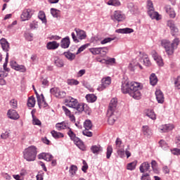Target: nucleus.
I'll list each match as a JSON object with an SVG mask.
<instances>
[{"mask_svg": "<svg viewBox=\"0 0 180 180\" xmlns=\"http://www.w3.org/2000/svg\"><path fill=\"white\" fill-rule=\"evenodd\" d=\"M66 93L65 91H61L60 89L58 90V94L56 95V98H65Z\"/></svg>", "mask_w": 180, "mask_h": 180, "instance_id": "64", "label": "nucleus"}, {"mask_svg": "<svg viewBox=\"0 0 180 180\" xmlns=\"http://www.w3.org/2000/svg\"><path fill=\"white\" fill-rule=\"evenodd\" d=\"M89 51L90 53H91V54H93V56H98L102 53V47L90 48Z\"/></svg>", "mask_w": 180, "mask_h": 180, "instance_id": "31", "label": "nucleus"}, {"mask_svg": "<svg viewBox=\"0 0 180 180\" xmlns=\"http://www.w3.org/2000/svg\"><path fill=\"white\" fill-rule=\"evenodd\" d=\"M107 4L111 6H120V1L119 0H109Z\"/></svg>", "mask_w": 180, "mask_h": 180, "instance_id": "42", "label": "nucleus"}, {"mask_svg": "<svg viewBox=\"0 0 180 180\" xmlns=\"http://www.w3.org/2000/svg\"><path fill=\"white\" fill-rule=\"evenodd\" d=\"M75 32L77 33V36L80 40H85L86 39V32H85V31L75 28Z\"/></svg>", "mask_w": 180, "mask_h": 180, "instance_id": "18", "label": "nucleus"}, {"mask_svg": "<svg viewBox=\"0 0 180 180\" xmlns=\"http://www.w3.org/2000/svg\"><path fill=\"white\" fill-rule=\"evenodd\" d=\"M128 8L129 9L130 12L133 14L136 13L139 11L137 6H134L133 3H129L128 4Z\"/></svg>", "mask_w": 180, "mask_h": 180, "instance_id": "37", "label": "nucleus"}, {"mask_svg": "<svg viewBox=\"0 0 180 180\" xmlns=\"http://www.w3.org/2000/svg\"><path fill=\"white\" fill-rule=\"evenodd\" d=\"M143 64L146 67H150V65H151V62L150 61V58H148V56L147 55H144Z\"/></svg>", "mask_w": 180, "mask_h": 180, "instance_id": "51", "label": "nucleus"}, {"mask_svg": "<svg viewBox=\"0 0 180 180\" xmlns=\"http://www.w3.org/2000/svg\"><path fill=\"white\" fill-rule=\"evenodd\" d=\"M86 99L89 103H94V102L96 101L97 97L94 94H87Z\"/></svg>", "mask_w": 180, "mask_h": 180, "instance_id": "34", "label": "nucleus"}, {"mask_svg": "<svg viewBox=\"0 0 180 180\" xmlns=\"http://www.w3.org/2000/svg\"><path fill=\"white\" fill-rule=\"evenodd\" d=\"M51 133L54 139H61V138L64 137V134H62L61 132H57L53 130Z\"/></svg>", "mask_w": 180, "mask_h": 180, "instance_id": "41", "label": "nucleus"}, {"mask_svg": "<svg viewBox=\"0 0 180 180\" xmlns=\"http://www.w3.org/2000/svg\"><path fill=\"white\" fill-rule=\"evenodd\" d=\"M150 85H152L153 86L157 85V82H158V79L157 78V76L155 75V74L152 73L150 75Z\"/></svg>", "mask_w": 180, "mask_h": 180, "instance_id": "33", "label": "nucleus"}, {"mask_svg": "<svg viewBox=\"0 0 180 180\" xmlns=\"http://www.w3.org/2000/svg\"><path fill=\"white\" fill-rule=\"evenodd\" d=\"M32 123L33 124L36 125V126H41V122L39 121V119H37V117H36L34 116V114H33V111H32Z\"/></svg>", "mask_w": 180, "mask_h": 180, "instance_id": "38", "label": "nucleus"}, {"mask_svg": "<svg viewBox=\"0 0 180 180\" xmlns=\"http://www.w3.org/2000/svg\"><path fill=\"white\" fill-rule=\"evenodd\" d=\"M60 89L57 88V87H53V88H51L50 89V94L51 95H53V96H56L57 97V95L58 94V91H59Z\"/></svg>", "mask_w": 180, "mask_h": 180, "instance_id": "54", "label": "nucleus"}, {"mask_svg": "<svg viewBox=\"0 0 180 180\" xmlns=\"http://www.w3.org/2000/svg\"><path fill=\"white\" fill-rule=\"evenodd\" d=\"M7 116L9 117V119H11L12 120H18L19 117V114H18V112L15 110H8L7 112Z\"/></svg>", "mask_w": 180, "mask_h": 180, "instance_id": "15", "label": "nucleus"}, {"mask_svg": "<svg viewBox=\"0 0 180 180\" xmlns=\"http://www.w3.org/2000/svg\"><path fill=\"white\" fill-rule=\"evenodd\" d=\"M34 14V10L32 8L25 9L20 16L22 21L25 22L26 20H29V19L32 18V16H33Z\"/></svg>", "mask_w": 180, "mask_h": 180, "instance_id": "5", "label": "nucleus"}, {"mask_svg": "<svg viewBox=\"0 0 180 180\" xmlns=\"http://www.w3.org/2000/svg\"><path fill=\"white\" fill-rule=\"evenodd\" d=\"M116 33H121V34H127L129 33H133L134 32V29L131 28H122V29H118L116 30Z\"/></svg>", "mask_w": 180, "mask_h": 180, "instance_id": "28", "label": "nucleus"}, {"mask_svg": "<svg viewBox=\"0 0 180 180\" xmlns=\"http://www.w3.org/2000/svg\"><path fill=\"white\" fill-rule=\"evenodd\" d=\"M165 11L167 15H169V18L172 19H175L176 16V13H175V10L171 7V6L168 5L165 6Z\"/></svg>", "mask_w": 180, "mask_h": 180, "instance_id": "17", "label": "nucleus"}, {"mask_svg": "<svg viewBox=\"0 0 180 180\" xmlns=\"http://www.w3.org/2000/svg\"><path fill=\"white\" fill-rule=\"evenodd\" d=\"M58 47H60V44L57 43L56 41H49L46 44V49H48V50H56Z\"/></svg>", "mask_w": 180, "mask_h": 180, "instance_id": "22", "label": "nucleus"}, {"mask_svg": "<svg viewBox=\"0 0 180 180\" xmlns=\"http://www.w3.org/2000/svg\"><path fill=\"white\" fill-rule=\"evenodd\" d=\"M136 165L137 162H132L131 163H129L127 166V169H129V171H133L134 169H136Z\"/></svg>", "mask_w": 180, "mask_h": 180, "instance_id": "47", "label": "nucleus"}, {"mask_svg": "<svg viewBox=\"0 0 180 180\" xmlns=\"http://www.w3.org/2000/svg\"><path fill=\"white\" fill-rule=\"evenodd\" d=\"M11 65L13 70H15V71H20V72H26V67L22 65L17 64L16 61L15 60L11 61Z\"/></svg>", "mask_w": 180, "mask_h": 180, "instance_id": "8", "label": "nucleus"}, {"mask_svg": "<svg viewBox=\"0 0 180 180\" xmlns=\"http://www.w3.org/2000/svg\"><path fill=\"white\" fill-rule=\"evenodd\" d=\"M159 144H160V147H161V148H162L163 150H168L169 147L168 146V143H167V142H165V141L164 140H160L159 141Z\"/></svg>", "mask_w": 180, "mask_h": 180, "instance_id": "48", "label": "nucleus"}, {"mask_svg": "<svg viewBox=\"0 0 180 180\" xmlns=\"http://www.w3.org/2000/svg\"><path fill=\"white\" fill-rule=\"evenodd\" d=\"M25 37L26 40H28V41H32L33 34L32 33H26L25 34Z\"/></svg>", "mask_w": 180, "mask_h": 180, "instance_id": "60", "label": "nucleus"}, {"mask_svg": "<svg viewBox=\"0 0 180 180\" xmlns=\"http://www.w3.org/2000/svg\"><path fill=\"white\" fill-rule=\"evenodd\" d=\"M55 65H56V67L59 68L64 67V62H63V60L56 58L55 59Z\"/></svg>", "mask_w": 180, "mask_h": 180, "instance_id": "50", "label": "nucleus"}, {"mask_svg": "<svg viewBox=\"0 0 180 180\" xmlns=\"http://www.w3.org/2000/svg\"><path fill=\"white\" fill-rule=\"evenodd\" d=\"M38 158L39 160H45V161H51V160H53V155H51L49 153H40L38 155Z\"/></svg>", "mask_w": 180, "mask_h": 180, "instance_id": "23", "label": "nucleus"}, {"mask_svg": "<svg viewBox=\"0 0 180 180\" xmlns=\"http://www.w3.org/2000/svg\"><path fill=\"white\" fill-rule=\"evenodd\" d=\"M113 40H115L114 38L107 37L101 41V44H106L108 43H110V41H113Z\"/></svg>", "mask_w": 180, "mask_h": 180, "instance_id": "56", "label": "nucleus"}, {"mask_svg": "<svg viewBox=\"0 0 180 180\" xmlns=\"http://www.w3.org/2000/svg\"><path fill=\"white\" fill-rule=\"evenodd\" d=\"M65 106H68L69 108H73V109L78 105V100L69 97L65 101Z\"/></svg>", "mask_w": 180, "mask_h": 180, "instance_id": "10", "label": "nucleus"}, {"mask_svg": "<svg viewBox=\"0 0 180 180\" xmlns=\"http://www.w3.org/2000/svg\"><path fill=\"white\" fill-rule=\"evenodd\" d=\"M174 86L176 89H180V76H178L174 80Z\"/></svg>", "mask_w": 180, "mask_h": 180, "instance_id": "58", "label": "nucleus"}, {"mask_svg": "<svg viewBox=\"0 0 180 180\" xmlns=\"http://www.w3.org/2000/svg\"><path fill=\"white\" fill-rule=\"evenodd\" d=\"M113 153V148L111 145L108 146L107 147V152H106V158L109 160L110 158V155H112V153Z\"/></svg>", "mask_w": 180, "mask_h": 180, "instance_id": "46", "label": "nucleus"}, {"mask_svg": "<svg viewBox=\"0 0 180 180\" xmlns=\"http://www.w3.org/2000/svg\"><path fill=\"white\" fill-rule=\"evenodd\" d=\"M37 155V148L34 146H31L25 148L23 151V158L26 161H34Z\"/></svg>", "mask_w": 180, "mask_h": 180, "instance_id": "3", "label": "nucleus"}, {"mask_svg": "<svg viewBox=\"0 0 180 180\" xmlns=\"http://www.w3.org/2000/svg\"><path fill=\"white\" fill-rule=\"evenodd\" d=\"M56 130L61 131V130H65V129H70L67 122H58L56 124Z\"/></svg>", "mask_w": 180, "mask_h": 180, "instance_id": "19", "label": "nucleus"}, {"mask_svg": "<svg viewBox=\"0 0 180 180\" xmlns=\"http://www.w3.org/2000/svg\"><path fill=\"white\" fill-rule=\"evenodd\" d=\"M0 44H1L4 51H6V53L9 51V43L8 41L3 38L0 40Z\"/></svg>", "mask_w": 180, "mask_h": 180, "instance_id": "27", "label": "nucleus"}, {"mask_svg": "<svg viewBox=\"0 0 180 180\" xmlns=\"http://www.w3.org/2000/svg\"><path fill=\"white\" fill-rule=\"evenodd\" d=\"M37 103L39 109H41V108H47V106H49V104H47L44 100V96L43 94H41V96H38Z\"/></svg>", "mask_w": 180, "mask_h": 180, "instance_id": "13", "label": "nucleus"}, {"mask_svg": "<svg viewBox=\"0 0 180 180\" xmlns=\"http://www.w3.org/2000/svg\"><path fill=\"white\" fill-rule=\"evenodd\" d=\"M146 116L151 119L152 120H155L157 119V116L155 115V112L153 110H147L146 112Z\"/></svg>", "mask_w": 180, "mask_h": 180, "instance_id": "32", "label": "nucleus"}, {"mask_svg": "<svg viewBox=\"0 0 180 180\" xmlns=\"http://www.w3.org/2000/svg\"><path fill=\"white\" fill-rule=\"evenodd\" d=\"M34 105H36V99L33 96L30 97L27 101L28 108H34Z\"/></svg>", "mask_w": 180, "mask_h": 180, "instance_id": "36", "label": "nucleus"}, {"mask_svg": "<svg viewBox=\"0 0 180 180\" xmlns=\"http://www.w3.org/2000/svg\"><path fill=\"white\" fill-rule=\"evenodd\" d=\"M51 13L53 18H60V10L51 8Z\"/></svg>", "mask_w": 180, "mask_h": 180, "instance_id": "45", "label": "nucleus"}, {"mask_svg": "<svg viewBox=\"0 0 180 180\" xmlns=\"http://www.w3.org/2000/svg\"><path fill=\"white\" fill-rule=\"evenodd\" d=\"M107 117H108L109 124H115V122H116V120L117 119L116 111L108 110Z\"/></svg>", "mask_w": 180, "mask_h": 180, "instance_id": "7", "label": "nucleus"}, {"mask_svg": "<svg viewBox=\"0 0 180 180\" xmlns=\"http://www.w3.org/2000/svg\"><path fill=\"white\" fill-rule=\"evenodd\" d=\"M147 8H148V11H153L154 10V6H153V1H151V0L148 1Z\"/></svg>", "mask_w": 180, "mask_h": 180, "instance_id": "63", "label": "nucleus"}, {"mask_svg": "<svg viewBox=\"0 0 180 180\" xmlns=\"http://www.w3.org/2000/svg\"><path fill=\"white\" fill-rule=\"evenodd\" d=\"M63 55L65 56V57L66 58H68V60H69L70 61H72V60H75V53H72L70 51H68V52H65L63 53Z\"/></svg>", "mask_w": 180, "mask_h": 180, "instance_id": "35", "label": "nucleus"}, {"mask_svg": "<svg viewBox=\"0 0 180 180\" xmlns=\"http://www.w3.org/2000/svg\"><path fill=\"white\" fill-rule=\"evenodd\" d=\"M70 43V37H66L62 39L60 41V47H62V49H68Z\"/></svg>", "mask_w": 180, "mask_h": 180, "instance_id": "21", "label": "nucleus"}, {"mask_svg": "<svg viewBox=\"0 0 180 180\" xmlns=\"http://www.w3.org/2000/svg\"><path fill=\"white\" fill-rule=\"evenodd\" d=\"M68 134L69 137L71 139V140H72V141H75L76 140H78V137L75 136V134L74 133V131H72V130H71V128L69 129V131H68Z\"/></svg>", "mask_w": 180, "mask_h": 180, "instance_id": "39", "label": "nucleus"}, {"mask_svg": "<svg viewBox=\"0 0 180 180\" xmlns=\"http://www.w3.org/2000/svg\"><path fill=\"white\" fill-rule=\"evenodd\" d=\"M148 14L152 19H155L156 20H160L161 18H160V14L158 12L155 11L154 10L148 11Z\"/></svg>", "mask_w": 180, "mask_h": 180, "instance_id": "26", "label": "nucleus"}, {"mask_svg": "<svg viewBox=\"0 0 180 180\" xmlns=\"http://www.w3.org/2000/svg\"><path fill=\"white\" fill-rule=\"evenodd\" d=\"M84 127L86 130H91V129H92V122H91V120H86L84 122Z\"/></svg>", "mask_w": 180, "mask_h": 180, "instance_id": "44", "label": "nucleus"}, {"mask_svg": "<svg viewBox=\"0 0 180 180\" xmlns=\"http://www.w3.org/2000/svg\"><path fill=\"white\" fill-rule=\"evenodd\" d=\"M74 109H76L77 112H84V110H85V104L77 103V105L75 107Z\"/></svg>", "mask_w": 180, "mask_h": 180, "instance_id": "40", "label": "nucleus"}, {"mask_svg": "<svg viewBox=\"0 0 180 180\" xmlns=\"http://www.w3.org/2000/svg\"><path fill=\"white\" fill-rule=\"evenodd\" d=\"M172 154H173L174 155H180V149L179 148H173L170 150Z\"/></svg>", "mask_w": 180, "mask_h": 180, "instance_id": "62", "label": "nucleus"}, {"mask_svg": "<svg viewBox=\"0 0 180 180\" xmlns=\"http://www.w3.org/2000/svg\"><path fill=\"white\" fill-rule=\"evenodd\" d=\"M167 25L168 27H169V29L172 32V36H175V34H176V33H178V32H179V30L178 29V27H176V26H175V22H174V20H168L167 22Z\"/></svg>", "mask_w": 180, "mask_h": 180, "instance_id": "11", "label": "nucleus"}, {"mask_svg": "<svg viewBox=\"0 0 180 180\" xmlns=\"http://www.w3.org/2000/svg\"><path fill=\"white\" fill-rule=\"evenodd\" d=\"M91 151L93 154H99V153L103 151V148L101 145H94L91 147Z\"/></svg>", "mask_w": 180, "mask_h": 180, "instance_id": "24", "label": "nucleus"}, {"mask_svg": "<svg viewBox=\"0 0 180 180\" xmlns=\"http://www.w3.org/2000/svg\"><path fill=\"white\" fill-rule=\"evenodd\" d=\"M75 144L79 148V150H82V151H85V145H84V142L81 141L79 138L77 140L74 141Z\"/></svg>", "mask_w": 180, "mask_h": 180, "instance_id": "30", "label": "nucleus"}, {"mask_svg": "<svg viewBox=\"0 0 180 180\" xmlns=\"http://www.w3.org/2000/svg\"><path fill=\"white\" fill-rule=\"evenodd\" d=\"M142 133L146 137L150 138L153 136V131L150 130V127L147 125H143L142 127Z\"/></svg>", "mask_w": 180, "mask_h": 180, "instance_id": "20", "label": "nucleus"}, {"mask_svg": "<svg viewBox=\"0 0 180 180\" xmlns=\"http://www.w3.org/2000/svg\"><path fill=\"white\" fill-rule=\"evenodd\" d=\"M122 139H120V138H117L115 141L116 150H119L122 148Z\"/></svg>", "mask_w": 180, "mask_h": 180, "instance_id": "52", "label": "nucleus"}, {"mask_svg": "<svg viewBox=\"0 0 180 180\" xmlns=\"http://www.w3.org/2000/svg\"><path fill=\"white\" fill-rule=\"evenodd\" d=\"M112 83V79L110 77H103L101 79V84L98 87V91H103V89H106L109 85Z\"/></svg>", "mask_w": 180, "mask_h": 180, "instance_id": "6", "label": "nucleus"}, {"mask_svg": "<svg viewBox=\"0 0 180 180\" xmlns=\"http://www.w3.org/2000/svg\"><path fill=\"white\" fill-rule=\"evenodd\" d=\"M139 169L142 173L147 172V171L150 169V164H148L147 162L142 163L139 167Z\"/></svg>", "mask_w": 180, "mask_h": 180, "instance_id": "29", "label": "nucleus"}, {"mask_svg": "<svg viewBox=\"0 0 180 180\" xmlns=\"http://www.w3.org/2000/svg\"><path fill=\"white\" fill-rule=\"evenodd\" d=\"M30 27L32 30H34V29H37L39 27V22L37 21H32L30 23Z\"/></svg>", "mask_w": 180, "mask_h": 180, "instance_id": "55", "label": "nucleus"}, {"mask_svg": "<svg viewBox=\"0 0 180 180\" xmlns=\"http://www.w3.org/2000/svg\"><path fill=\"white\" fill-rule=\"evenodd\" d=\"M67 82L68 85H78V84H79V82H78V80H75L74 79H68Z\"/></svg>", "mask_w": 180, "mask_h": 180, "instance_id": "59", "label": "nucleus"}, {"mask_svg": "<svg viewBox=\"0 0 180 180\" xmlns=\"http://www.w3.org/2000/svg\"><path fill=\"white\" fill-rule=\"evenodd\" d=\"M10 105L13 108V109H16V108H18V101L15 99H12L10 101Z\"/></svg>", "mask_w": 180, "mask_h": 180, "instance_id": "61", "label": "nucleus"}, {"mask_svg": "<svg viewBox=\"0 0 180 180\" xmlns=\"http://www.w3.org/2000/svg\"><path fill=\"white\" fill-rule=\"evenodd\" d=\"M116 108H117V98H113L110 102L108 110H110L111 112H116Z\"/></svg>", "mask_w": 180, "mask_h": 180, "instance_id": "16", "label": "nucleus"}, {"mask_svg": "<svg viewBox=\"0 0 180 180\" xmlns=\"http://www.w3.org/2000/svg\"><path fill=\"white\" fill-rule=\"evenodd\" d=\"M128 68L129 70H130V71H134L135 70H136V68H140L141 70H143V66L140 65V63H139L137 60H134L129 64Z\"/></svg>", "mask_w": 180, "mask_h": 180, "instance_id": "12", "label": "nucleus"}, {"mask_svg": "<svg viewBox=\"0 0 180 180\" xmlns=\"http://www.w3.org/2000/svg\"><path fill=\"white\" fill-rule=\"evenodd\" d=\"M78 169V167H77V166L72 165L70 168V174H71V175H75V172H77Z\"/></svg>", "mask_w": 180, "mask_h": 180, "instance_id": "57", "label": "nucleus"}, {"mask_svg": "<svg viewBox=\"0 0 180 180\" xmlns=\"http://www.w3.org/2000/svg\"><path fill=\"white\" fill-rule=\"evenodd\" d=\"M88 47H89V44L82 45L78 49L76 54H79V53H82V51H84V50H85L86 49H88Z\"/></svg>", "mask_w": 180, "mask_h": 180, "instance_id": "53", "label": "nucleus"}, {"mask_svg": "<svg viewBox=\"0 0 180 180\" xmlns=\"http://www.w3.org/2000/svg\"><path fill=\"white\" fill-rule=\"evenodd\" d=\"M39 19L41 20L42 23H46L47 20L46 19V14L43 11H39L38 15Z\"/></svg>", "mask_w": 180, "mask_h": 180, "instance_id": "43", "label": "nucleus"}, {"mask_svg": "<svg viewBox=\"0 0 180 180\" xmlns=\"http://www.w3.org/2000/svg\"><path fill=\"white\" fill-rule=\"evenodd\" d=\"M121 91L122 94H129L134 99H141V86L139 82L125 80L122 82Z\"/></svg>", "mask_w": 180, "mask_h": 180, "instance_id": "1", "label": "nucleus"}, {"mask_svg": "<svg viewBox=\"0 0 180 180\" xmlns=\"http://www.w3.org/2000/svg\"><path fill=\"white\" fill-rule=\"evenodd\" d=\"M161 44L164 47L167 54L168 56H172V54H174V51L178 49V46L179 45V39L175 38L172 43L169 40L162 39Z\"/></svg>", "mask_w": 180, "mask_h": 180, "instance_id": "2", "label": "nucleus"}, {"mask_svg": "<svg viewBox=\"0 0 180 180\" xmlns=\"http://www.w3.org/2000/svg\"><path fill=\"white\" fill-rule=\"evenodd\" d=\"M151 56L153 58V60H155V61H156V63H157L158 65H159V67H162L164 65V62H162V58H161V56H160V55H158L157 51H152Z\"/></svg>", "mask_w": 180, "mask_h": 180, "instance_id": "9", "label": "nucleus"}, {"mask_svg": "<svg viewBox=\"0 0 180 180\" xmlns=\"http://www.w3.org/2000/svg\"><path fill=\"white\" fill-rule=\"evenodd\" d=\"M110 19L113 22H123L126 19V15L121 11L117 10L114 11L112 15H110Z\"/></svg>", "mask_w": 180, "mask_h": 180, "instance_id": "4", "label": "nucleus"}, {"mask_svg": "<svg viewBox=\"0 0 180 180\" xmlns=\"http://www.w3.org/2000/svg\"><path fill=\"white\" fill-rule=\"evenodd\" d=\"M155 96L158 103H164V94L161 90H157L155 91Z\"/></svg>", "mask_w": 180, "mask_h": 180, "instance_id": "25", "label": "nucleus"}, {"mask_svg": "<svg viewBox=\"0 0 180 180\" xmlns=\"http://www.w3.org/2000/svg\"><path fill=\"white\" fill-rule=\"evenodd\" d=\"M117 153L120 158H124V154L126 153V151H124V146H123V147L120 149H117Z\"/></svg>", "mask_w": 180, "mask_h": 180, "instance_id": "49", "label": "nucleus"}, {"mask_svg": "<svg viewBox=\"0 0 180 180\" xmlns=\"http://www.w3.org/2000/svg\"><path fill=\"white\" fill-rule=\"evenodd\" d=\"M174 129V124H167L162 125L160 127L159 130H160V133H167V131H171V130Z\"/></svg>", "mask_w": 180, "mask_h": 180, "instance_id": "14", "label": "nucleus"}]
</instances>
